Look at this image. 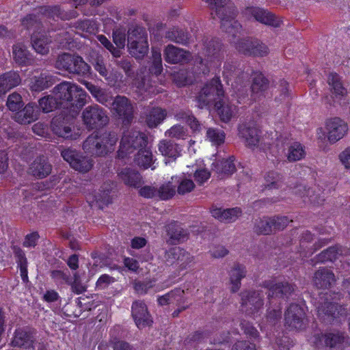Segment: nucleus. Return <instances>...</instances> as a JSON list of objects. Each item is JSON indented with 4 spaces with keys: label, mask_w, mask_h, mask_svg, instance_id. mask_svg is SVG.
<instances>
[{
    "label": "nucleus",
    "mask_w": 350,
    "mask_h": 350,
    "mask_svg": "<svg viewBox=\"0 0 350 350\" xmlns=\"http://www.w3.org/2000/svg\"><path fill=\"white\" fill-rule=\"evenodd\" d=\"M147 145L148 137L144 133L137 131L124 132L117 156L119 159H124L137 151L134 157L135 163L144 170L150 167L153 170L156 166L153 165V155Z\"/></svg>",
    "instance_id": "nucleus-1"
},
{
    "label": "nucleus",
    "mask_w": 350,
    "mask_h": 350,
    "mask_svg": "<svg viewBox=\"0 0 350 350\" xmlns=\"http://www.w3.org/2000/svg\"><path fill=\"white\" fill-rule=\"evenodd\" d=\"M224 90L220 77L215 76L207 81L196 97L201 109L214 105L217 114L223 122H229L234 114V107L224 101Z\"/></svg>",
    "instance_id": "nucleus-2"
},
{
    "label": "nucleus",
    "mask_w": 350,
    "mask_h": 350,
    "mask_svg": "<svg viewBox=\"0 0 350 350\" xmlns=\"http://www.w3.org/2000/svg\"><path fill=\"white\" fill-rule=\"evenodd\" d=\"M54 96L61 103L62 108L78 113L86 103L87 94L79 86L68 81L57 85L53 90Z\"/></svg>",
    "instance_id": "nucleus-3"
},
{
    "label": "nucleus",
    "mask_w": 350,
    "mask_h": 350,
    "mask_svg": "<svg viewBox=\"0 0 350 350\" xmlns=\"http://www.w3.org/2000/svg\"><path fill=\"white\" fill-rule=\"evenodd\" d=\"M118 141L114 132H94L83 143V150L91 156H105L110 152Z\"/></svg>",
    "instance_id": "nucleus-4"
},
{
    "label": "nucleus",
    "mask_w": 350,
    "mask_h": 350,
    "mask_svg": "<svg viewBox=\"0 0 350 350\" xmlns=\"http://www.w3.org/2000/svg\"><path fill=\"white\" fill-rule=\"evenodd\" d=\"M77 114L74 113L71 109L62 110L51 121V129L53 133L66 139H77L80 133L74 129L75 116Z\"/></svg>",
    "instance_id": "nucleus-5"
},
{
    "label": "nucleus",
    "mask_w": 350,
    "mask_h": 350,
    "mask_svg": "<svg viewBox=\"0 0 350 350\" xmlns=\"http://www.w3.org/2000/svg\"><path fill=\"white\" fill-rule=\"evenodd\" d=\"M127 47L129 53L135 59H142L147 55L149 45L146 28L138 25L129 28Z\"/></svg>",
    "instance_id": "nucleus-6"
},
{
    "label": "nucleus",
    "mask_w": 350,
    "mask_h": 350,
    "mask_svg": "<svg viewBox=\"0 0 350 350\" xmlns=\"http://www.w3.org/2000/svg\"><path fill=\"white\" fill-rule=\"evenodd\" d=\"M81 118L88 131L99 130L109 121L107 111L96 104L86 107L82 112Z\"/></svg>",
    "instance_id": "nucleus-7"
},
{
    "label": "nucleus",
    "mask_w": 350,
    "mask_h": 350,
    "mask_svg": "<svg viewBox=\"0 0 350 350\" xmlns=\"http://www.w3.org/2000/svg\"><path fill=\"white\" fill-rule=\"evenodd\" d=\"M200 46V53L204 56L205 59L199 57V62L203 64L206 60L208 63L215 62H219L223 57L221 41L217 38L204 37L202 42L199 44Z\"/></svg>",
    "instance_id": "nucleus-8"
},
{
    "label": "nucleus",
    "mask_w": 350,
    "mask_h": 350,
    "mask_svg": "<svg viewBox=\"0 0 350 350\" xmlns=\"http://www.w3.org/2000/svg\"><path fill=\"white\" fill-rule=\"evenodd\" d=\"M37 331L29 326L16 328L10 340V345L26 350H35Z\"/></svg>",
    "instance_id": "nucleus-9"
},
{
    "label": "nucleus",
    "mask_w": 350,
    "mask_h": 350,
    "mask_svg": "<svg viewBox=\"0 0 350 350\" xmlns=\"http://www.w3.org/2000/svg\"><path fill=\"white\" fill-rule=\"evenodd\" d=\"M242 14L247 20H254L263 25L279 27L282 21L268 10L258 6H247Z\"/></svg>",
    "instance_id": "nucleus-10"
},
{
    "label": "nucleus",
    "mask_w": 350,
    "mask_h": 350,
    "mask_svg": "<svg viewBox=\"0 0 350 350\" xmlns=\"http://www.w3.org/2000/svg\"><path fill=\"white\" fill-rule=\"evenodd\" d=\"M235 48L245 55L253 57H265L269 53L268 46L259 40L252 38L239 39L235 42Z\"/></svg>",
    "instance_id": "nucleus-11"
},
{
    "label": "nucleus",
    "mask_w": 350,
    "mask_h": 350,
    "mask_svg": "<svg viewBox=\"0 0 350 350\" xmlns=\"http://www.w3.org/2000/svg\"><path fill=\"white\" fill-rule=\"evenodd\" d=\"M112 110L124 126H129L134 118V108L131 100L124 96L118 95L114 98Z\"/></svg>",
    "instance_id": "nucleus-12"
},
{
    "label": "nucleus",
    "mask_w": 350,
    "mask_h": 350,
    "mask_svg": "<svg viewBox=\"0 0 350 350\" xmlns=\"http://www.w3.org/2000/svg\"><path fill=\"white\" fill-rule=\"evenodd\" d=\"M61 155L72 168L80 172H88L93 166L92 159L72 148L64 149L61 151Z\"/></svg>",
    "instance_id": "nucleus-13"
},
{
    "label": "nucleus",
    "mask_w": 350,
    "mask_h": 350,
    "mask_svg": "<svg viewBox=\"0 0 350 350\" xmlns=\"http://www.w3.org/2000/svg\"><path fill=\"white\" fill-rule=\"evenodd\" d=\"M325 129L327 131V139L331 144H334L344 137L349 130L348 124L338 117L329 118L325 122Z\"/></svg>",
    "instance_id": "nucleus-14"
},
{
    "label": "nucleus",
    "mask_w": 350,
    "mask_h": 350,
    "mask_svg": "<svg viewBox=\"0 0 350 350\" xmlns=\"http://www.w3.org/2000/svg\"><path fill=\"white\" fill-rule=\"evenodd\" d=\"M251 99L256 102L265 97V93L269 87V81L264 74L258 70L252 71Z\"/></svg>",
    "instance_id": "nucleus-15"
},
{
    "label": "nucleus",
    "mask_w": 350,
    "mask_h": 350,
    "mask_svg": "<svg viewBox=\"0 0 350 350\" xmlns=\"http://www.w3.org/2000/svg\"><path fill=\"white\" fill-rule=\"evenodd\" d=\"M260 131L254 122H243L238 126L239 137L243 139L250 148L258 146L260 140Z\"/></svg>",
    "instance_id": "nucleus-16"
},
{
    "label": "nucleus",
    "mask_w": 350,
    "mask_h": 350,
    "mask_svg": "<svg viewBox=\"0 0 350 350\" xmlns=\"http://www.w3.org/2000/svg\"><path fill=\"white\" fill-rule=\"evenodd\" d=\"M305 312L298 304H291L285 312V324L290 329H301L304 327Z\"/></svg>",
    "instance_id": "nucleus-17"
},
{
    "label": "nucleus",
    "mask_w": 350,
    "mask_h": 350,
    "mask_svg": "<svg viewBox=\"0 0 350 350\" xmlns=\"http://www.w3.org/2000/svg\"><path fill=\"white\" fill-rule=\"evenodd\" d=\"M166 234L168 237L167 243L170 245H177L187 240L189 232L184 229L177 221H172L165 226Z\"/></svg>",
    "instance_id": "nucleus-18"
},
{
    "label": "nucleus",
    "mask_w": 350,
    "mask_h": 350,
    "mask_svg": "<svg viewBox=\"0 0 350 350\" xmlns=\"http://www.w3.org/2000/svg\"><path fill=\"white\" fill-rule=\"evenodd\" d=\"M327 83L330 87L332 98L335 102L342 105V100L347 95V90L343 86L341 77L336 72H331L327 77Z\"/></svg>",
    "instance_id": "nucleus-19"
},
{
    "label": "nucleus",
    "mask_w": 350,
    "mask_h": 350,
    "mask_svg": "<svg viewBox=\"0 0 350 350\" xmlns=\"http://www.w3.org/2000/svg\"><path fill=\"white\" fill-rule=\"evenodd\" d=\"M190 57L189 51L172 44H168L164 49V59L170 64L187 63Z\"/></svg>",
    "instance_id": "nucleus-20"
},
{
    "label": "nucleus",
    "mask_w": 350,
    "mask_h": 350,
    "mask_svg": "<svg viewBox=\"0 0 350 350\" xmlns=\"http://www.w3.org/2000/svg\"><path fill=\"white\" fill-rule=\"evenodd\" d=\"M234 161V156H230L228 159L216 160L212 163V170L217 174L218 178L224 179L236 172Z\"/></svg>",
    "instance_id": "nucleus-21"
},
{
    "label": "nucleus",
    "mask_w": 350,
    "mask_h": 350,
    "mask_svg": "<svg viewBox=\"0 0 350 350\" xmlns=\"http://www.w3.org/2000/svg\"><path fill=\"white\" fill-rule=\"evenodd\" d=\"M165 258L171 262H180L181 269H186L187 266L193 261V256L180 247H172L167 250Z\"/></svg>",
    "instance_id": "nucleus-22"
},
{
    "label": "nucleus",
    "mask_w": 350,
    "mask_h": 350,
    "mask_svg": "<svg viewBox=\"0 0 350 350\" xmlns=\"http://www.w3.org/2000/svg\"><path fill=\"white\" fill-rule=\"evenodd\" d=\"M132 316L139 328L148 326L152 323L146 304L142 301H135L132 306Z\"/></svg>",
    "instance_id": "nucleus-23"
},
{
    "label": "nucleus",
    "mask_w": 350,
    "mask_h": 350,
    "mask_svg": "<svg viewBox=\"0 0 350 350\" xmlns=\"http://www.w3.org/2000/svg\"><path fill=\"white\" fill-rule=\"evenodd\" d=\"M29 173L38 178L42 179L48 176L52 170V165L44 155L39 156L33 161L29 168Z\"/></svg>",
    "instance_id": "nucleus-24"
},
{
    "label": "nucleus",
    "mask_w": 350,
    "mask_h": 350,
    "mask_svg": "<svg viewBox=\"0 0 350 350\" xmlns=\"http://www.w3.org/2000/svg\"><path fill=\"white\" fill-rule=\"evenodd\" d=\"M39 110L34 103H29L23 109H19L14 115L16 122L21 124H30L38 118Z\"/></svg>",
    "instance_id": "nucleus-25"
},
{
    "label": "nucleus",
    "mask_w": 350,
    "mask_h": 350,
    "mask_svg": "<svg viewBox=\"0 0 350 350\" xmlns=\"http://www.w3.org/2000/svg\"><path fill=\"white\" fill-rule=\"evenodd\" d=\"M325 346L334 350H345L349 347V338L342 333H327L323 336Z\"/></svg>",
    "instance_id": "nucleus-26"
},
{
    "label": "nucleus",
    "mask_w": 350,
    "mask_h": 350,
    "mask_svg": "<svg viewBox=\"0 0 350 350\" xmlns=\"http://www.w3.org/2000/svg\"><path fill=\"white\" fill-rule=\"evenodd\" d=\"M213 217L224 223L235 221L242 214L239 207L223 209L221 208H213L211 211Z\"/></svg>",
    "instance_id": "nucleus-27"
},
{
    "label": "nucleus",
    "mask_w": 350,
    "mask_h": 350,
    "mask_svg": "<svg viewBox=\"0 0 350 350\" xmlns=\"http://www.w3.org/2000/svg\"><path fill=\"white\" fill-rule=\"evenodd\" d=\"M55 82L53 76L47 72H42L31 79L29 88L32 92H41L51 87Z\"/></svg>",
    "instance_id": "nucleus-28"
},
{
    "label": "nucleus",
    "mask_w": 350,
    "mask_h": 350,
    "mask_svg": "<svg viewBox=\"0 0 350 350\" xmlns=\"http://www.w3.org/2000/svg\"><path fill=\"white\" fill-rule=\"evenodd\" d=\"M342 310V307L337 304L325 302L318 307V314L323 321L331 322L334 318L343 314Z\"/></svg>",
    "instance_id": "nucleus-29"
},
{
    "label": "nucleus",
    "mask_w": 350,
    "mask_h": 350,
    "mask_svg": "<svg viewBox=\"0 0 350 350\" xmlns=\"http://www.w3.org/2000/svg\"><path fill=\"white\" fill-rule=\"evenodd\" d=\"M19 74L15 71L7 72L0 76V94H5L21 83Z\"/></svg>",
    "instance_id": "nucleus-30"
},
{
    "label": "nucleus",
    "mask_w": 350,
    "mask_h": 350,
    "mask_svg": "<svg viewBox=\"0 0 350 350\" xmlns=\"http://www.w3.org/2000/svg\"><path fill=\"white\" fill-rule=\"evenodd\" d=\"M165 38L175 43L187 46L191 38L190 33L187 29L178 27H173L165 33Z\"/></svg>",
    "instance_id": "nucleus-31"
},
{
    "label": "nucleus",
    "mask_w": 350,
    "mask_h": 350,
    "mask_svg": "<svg viewBox=\"0 0 350 350\" xmlns=\"http://www.w3.org/2000/svg\"><path fill=\"white\" fill-rule=\"evenodd\" d=\"M12 53L15 62L20 66H28L33 62L31 54L27 47L21 43L13 46Z\"/></svg>",
    "instance_id": "nucleus-32"
},
{
    "label": "nucleus",
    "mask_w": 350,
    "mask_h": 350,
    "mask_svg": "<svg viewBox=\"0 0 350 350\" xmlns=\"http://www.w3.org/2000/svg\"><path fill=\"white\" fill-rule=\"evenodd\" d=\"M125 185L139 188L142 182V176L139 172L129 167H125L118 174Z\"/></svg>",
    "instance_id": "nucleus-33"
},
{
    "label": "nucleus",
    "mask_w": 350,
    "mask_h": 350,
    "mask_svg": "<svg viewBox=\"0 0 350 350\" xmlns=\"http://www.w3.org/2000/svg\"><path fill=\"white\" fill-rule=\"evenodd\" d=\"M342 247L338 245L329 247L316 256V262L319 263L334 262L342 254Z\"/></svg>",
    "instance_id": "nucleus-34"
},
{
    "label": "nucleus",
    "mask_w": 350,
    "mask_h": 350,
    "mask_svg": "<svg viewBox=\"0 0 350 350\" xmlns=\"http://www.w3.org/2000/svg\"><path fill=\"white\" fill-rule=\"evenodd\" d=\"M166 115L165 109L158 107H152L146 115V124L149 128H155L163 121Z\"/></svg>",
    "instance_id": "nucleus-35"
},
{
    "label": "nucleus",
    "mask_w": 350,
    "mask_h": 350,
    "mask_svg": "<svg viewBox=\"0 0 350 350\" xmlns=\"http://www.w3.org/2000/svg\"><path fill=\"white\" fill-rule=\"evenodd\" d=\"M159 150L164 156L176 159L180 151V147L172 140L163 139L159 144Z\"/></svg>",
    "instance_id": "nucleus-36"
},
{
    "label": "nucleus",
    "mask_w": 350,
    "mask_h": 350,
    "mask_svg": "<svg viewBox=\"0 0 350 350\" xmlns=\"http://www.w3.org/2000/svg\"><path fill=\"white\" fill-rule=\"evenodd\" d=\"M314 284H332L336 281L333 271L326 267L319 268L313 276Z\"/></svg>",
    "instance_id": "nucleus-37"
},
{
    "label": "nucleus",
    "mask_w": 350,
    "mask_h": 350,
    "mask_svg": "<svg viewBox=\"0 0 350 350\" xmlns=\"http://www.w3.org/2000/svg\"><path fill=\"white\" fill-rule=\"evenodd\" d=\"M50 276L55 283H59L60 284H79L76 274L75 275V281L72 282L70 272L66 267L59 270H52L50 273Z\"/></svg>",
    "instance_id": "nucleus-38"
},
{
    "label": "nucleus",
    "mask_w": 350,
    "mask_h": 350,
    "mask_svg": "<svg viewBox=\"0 0 350 350\" xmlns=\"http://www.w3.org/2000/svg\"><path fill=\"white\" fill-rule=\"evenodd\" d=\"M31 45L34 50L40 54L45 55L49 51L50 39L44 35H33L31 38Z\"/></svg>",
    "instance_id": "nucleus-39"
},
{
    "label": "nucleus",
    "mask_w": 350,
    "mask_h": 350,
    "mask_svg": "<svg viewBox=\"0 0 350 350\" xmlns=\"http://www.w3.org/2000/svg\"><path fill=\"white\" fill-rule=\"evenodd\" d=\"M72 61L71 70H70V74H75L80 76L88 75L90 72V66L83 59L81 56L72 55Z\"/></svg>",
    "instance_id": "nucleus-40"
},
{
    "label": "nucleus",
    "mask_w": 350,
    "mask_h": 350,
    "mask_svg": "<svg viewBox=\"0 0 350 350\" xmlns=\"http://www.w3.org/2000/svg\"><path fill=\"white\" fill-rule=\"evenodd\" d=\"M72 27L89 34H95L98 31V25L94 19H79L73 23Z\"/></svg>",
    "instance_id": "nucleus-41"
},
{
    "label": "nucleus",
    "mask_w": 350,
    "mask_h": 350,
    "mask_svg": "<svg viewBox=\"0 0 350 350\" xmlns=\"http://www.w3.org/2000/svg\"><path fill=\"white\" fill-rule=\"evenodd\" d=\"M38 109H40L44 113H49L56 109L62 108L61 103L57 100L54 96L47 95L39 99Z\"/></svg>",
    "instance_id": "nucleus-42"
},
{
    "label": "nucleus",
    "mask_w": 350,
    "mask_h": 350,
    "mask_svg": "<svg viewBox=\"0 0 350 350\" xmlns=\"http://www.w3.org/2000/svg\"><path fill=\"white\" fill-rule=\"evenodd\" d=\"M268 297L273 298H288L293 292V286H270Z\"/></svg>",
    "instance_id": "nucleus-43"
},
{
    "label": "nucleus",
    "mask_w": 350,
    "mask_h": 350,
    "mask_svg": "<svg viewBox=\"0 0 350 350\" xmlns=\"http://www.w3.org/2000/svg\"><path fill=\"white\" fill-rule=\"evenodd\" d=\"M254 231L258 234H269L272 232V226L270 217H263L256 219Z\"/></svg>",
    "instance_id": "nucleus-44"
},
{
    "label": "nucleus",
    "mask_w": 350,
    "mask_h": 350,
    "mask_svg": "<svg viewBox=\"0 0 350 350\" xmlns=\"http://www.w3.org/2000/svg\"><path fill=\"white\" fill-rule=\"evenodd\" d=\"M230 284H241V280L245 277L246 270L240 263H235L229 271Z\"/></svg>",
    "instance_id": "nucleus-45"
},
{
    "label": "nucleus",
    "mask_w": 350,
    "mask_h": 350,
    "mask_svg": "<svg viewBox=\"0 0 350 350\" xmlns=\"http://www.w3.org/2000/svg\"><path fill=\"white\" fill-rule=\"evenodd\" d=\"M282 175L275 171L268 172L265 176V189H278L282 186Z\"/></svg>",
    "instance_id": "nucleus-46"
},
{
    "label": "nucleus",
    "mask_w": 350,
    "mask_h": 350,
    "mask_svg": "<svg viewBox=\"0 0 350 350\" xmlns=\"http://www.w3.org/2000/svg\"><path fill=\"white\" fill-rule=\"evenodd\" d=\"M305 154L304 146L299 142H294L288 147L287 159L291 162L297 161L303 159Z\"/></svg>",
    "instance_id": "nucleus-47"
},
{
    "label": "nucleus",
    "mask_w": 350,
    "mask_h": 350,
    "mask_svg": "<svg viewBox=\"0 0 350 350\" xmlns=\"http://www.w3.org/2000/svg\"><path fill=\"white\" fill-rule=\"evenodd\" d=\"M241 72L237 68V62L232 61H226L224 65L222 72L223 77L228 83L229 81L237 78Z\"/></svg>",
    "instance_id": "nucleus-48"
},
{
    "label": "nucleus",
    "mask_w": 350,
    "mask_h": 350,
    "mask_svg": "<svg viewBox=\"0 0 350 350\" xmlns=\"http://www.w3.org/2000/svg\"><path fill=\"white\" fill-rule=\"evenodd\" d=\"M303 194L301 195V196L304 198L305 203L319 205L324 201V199L321 198L319 195H317L315 191L311 188H306V187L304 186L303 187Z\"/></svg>",
    "instance_id": "nucleus-49"
},
{
    "label": "nucleus",
    "mask_w": 350,
    "mask_h": 350,
    "mask_svg": "<svg viewBox=\"0 0 350 350\" xmlns=\"http://www.w3.org/2000/svg\"><path fill=\"white\" fill-rule=\"evenodd\" d=\"M206 137L214 145L219 146L224 142L226 134L222 130L215 128H209L206 131Z\"/></svg>",
    "instance_id": "nucleus-50"
},
{
    "label": "nucleus",
    "mask_w": 350,
    "mask_h": 350,
    "mask_svg": "<svg viewBox=\"0 0 350 350\" xmlns=\"http://www.w3.org/2000/svg\"><path fill=\"white\" fill-rule=\"evenodd\" d=\"M21 25L28 30H34L40 27L41 20L36 14H28L22 18Z\"/></svg>",
    "instance_id": "nucleus-51"
},
{
    "label": "nucleus",
    "mask_w": 350,
    "mask_h": 350,
    "mask_svg": "<svg viewBox=\"0 0 350 350\" xmlns=\"http://www.w3.org/2000/svg\"><path fill=\"white\" fill-rule=\"evenodd\" d=\"M72 55L64 53L59 55L55 62V67L59 70L67 71L70 73V70L73 68L71 67L72 61Z\"/></svg>",
    "instance_id": "nucleus-52"
},
{
    "label": "nucleus",
    "mask_w": 350,
    "mask_h": 350,
    "mask_svg": "<svg viewBox=\"0 0 350 350\" xmlns=\"http://www.w3.org/2000/svg\"><path fill=\"white\" fill-rule=\"evenodd\" d=\"M176 193L175 187L170 183L163 184L157 189V198L161 200H167L174 197Z\"/></svg>",
    "instance_id": "nucleus-53"
},
{
    "label": "nucleus",
    "mask_w": 350,
    "mask_h": 350,
    "mask_svg": "<svg viewBox=\"0 0 350 350\" xmlns=\"http://www.w3.org/2000/svg\"><path fill=\"white\" fill-rule=\"evenodd\" d=\"M23 102L21 96L18 93H12L9 95L6 105L12 111H18L23 107Z\"/></svg>",
    "instance_id": "nucleus-54"
},
{
    "label": "nucleus",
    "mask_w": 350,
    "mask_h": 350,
    "mask_svg": "<svg viewBox=\"0 0 350 350\" xmlns=\"http://www.w3.org/2000/svg\"><path fill=\"white\" fill-rule=\"evenodd\" d=\"M96 38L100 42V43L111 53L114 57H120L121 56L122 51L114 46L111 41L105 35H98Z\"/></svg>",
    "instance_id": "nucleus-55"
},
{
    "label": "nucleus",
    "mask_w": 350,
    "mask_h": 350,
    "mask_svg": "<svg viewBox=\"0 0 350 350\" xmlns=\"http://www.w3.org/2000/svg\"><path fill=\"white\" fill-rule=\"evenodd\" d=\"M94 98L96 100V101L107 107H111L114 101V98L113 97L111 92H107L103 89H100Z\"/></svg>",
    "instance_id": "nucleus-56"
},
{
    "label": "nucleus",
    "mask_w": 350,
    "mask_h": 350,
    "mask_svg": "<svg viewBox=\"0 0 350 350\" xmlns=\"http://www.w3.org/2000/svg\"><path fill=\"white\" fill-rule=\"evenodd\" d=\"M272 226V230H282L286 228L288 224L292 221L286 216H275L270 217Z\"/></svg>",
    "instance_id": "nucleus-57"
},
{
    "label": "nucleus",
    "mask_w": 350,
    "mask_h": 350,
    "mask_svg": "<svg viewBox=\"0 0 350 350\" xmlns=\"http://www.w3.org/2000/svg\"><path fill=\"white\" fill-rule=\"evenodd\" d=\"M249 295L250 294L241 295L242 305H252L255 309H258L262 306V300L258 295L255 293L252 294L251 297H249Z\"/></svg>",
    "instance_id": "nucleus-58"
},
{
    "label": "nucleus",
    "mask_w": 350,
    "mask_h": 350,
    "mask_svg": "<svg viewBox=\"0 0 350 350\" xmlns=\"http://www.w3.org/2000/svg\"><path fill=\"white\" fill-rule=\"evenodd\" d=\"M167 294L169 295L168 299L170 304H176V305H180L185 302V291L180 288H176L174 290Z\"/></svg>",
    "instance_id": "nucleus-59"
},
{
    "label": "nucleus",
    "mask_w": 350,
    "mask_h": 350,
    "mask_svg": "<svg viewBox=\"0 0 350 350\" xmlns=\"http://www.w3.org/2000/svg\"><path fill=\"white\" fill-rule=\"evenodd\" d=\"M11 249L14 254L18 267L28 265L27 259L24 250H23L18 245H12L11 246Z\"/></svg>",
    "instance_id": "nucleus-60"
},
{
    "label": "nucleus",
    "mask_w": 350,
    "mask_h": 350,
    "mask_svg": "<svg viewBox=\"0 0 350 350\" xmlns=\"http://www.w3.org/2000/svg\"><path fill=\"white\" fill-rule=\"evenodd\" d=\"M40 237L37 231L26 234L23 242V246L27 248H34L38 245Z\"/></svg>",
    "instance_id": "nucleus-61"
},
{
    "label": "nucleus",
    "mask_w": 350,
    "mask_h": 350,
    "mask_svg": "<svg viewBox=\"0 0 350 350\" xmlns=\"http://www.w3.org/2000/svg\"><path fill=\"white\" fill-rule=\"evenodd\" d=\"M195 187L194 183L191 179H187L186 178L181 180L180 182L177 191L180 195H184L185 193L191 192Z\"/></svg>",
    "instance_id": "nucleus-62"
},
{
    "label": "nucleus",
    "mask_w": 350,
    "mask_h": 350,
    "mask_svg": "<svg viewBox=\"0 0 350 350\" xmlns=\"http://www.w3.org/2000/svg\"><path fill=\"white\" fill-rule=\"evenodd\" d=\"M139 195L147 199L157 198V189L153 186L145 185L139 189Z\"/></svg>",
    "instance_id": "nucleus-63"
},
{
    "label": "nucleus",
    "mask_w": 350,
    "mask_h": 350,
    "mask_svg": "<svg viewBox=\"0 0 350 350\" xmlns=\"http://www.w3.org/2000/svg\"><path fill=\"white\" fill-rule=\"evenodd\" d=\"M168 137L176 139H183L185 135V131L183 126L176 124L172 126L167 132Z\"/></svg>",
    "instance_id": "nucleus-64"
}]
</instances>
